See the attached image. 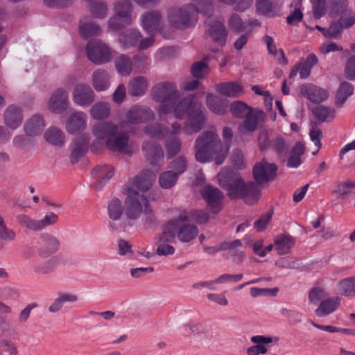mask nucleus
Segmentation results:
<instances>
[{
    "label": "nucleus",
    "instance_id": "nucleus-8",
    "mask_svg": "<svg viewBox=\"0 0 355 355\" xmlns=\"http://www.w3.org/2000/svg\"><path fill=\"white\" fill-rule=\"evenodd\" d=\"M206 110L200 103H196L189 110L188 120L184 127V132L187 135L198 133L205 127L207 120Z\"/></svg>",
    "mask_w": 355,
    "mask_h": 355
},
{
    "label": "nucleus",
    "instance_id": "nucleus-44",
    "mask_svg": "<svg viewBox=\"0 0 355 355\" xmlns=\"http://www.w3.org/2000/svg\"><path fill=\"white\" fill-rule=\"evenodd\" d=\"M337 288L339 294L344 296H352L355 294V277L343 279L338 282Z\"/></svg>",
    "mask_w": 355,
    "mask_h": 355
},
{
    "label": "nucleus",
    "instance_id": "nucleus-25",
    "mask_svg": "<svg viewBox=\"0 0 355 355\" xmlns=\"http://www.w3.org/2000/svg\"><path fill=\"white\" fill-rule=\"evenodd\" d=\"M110 76L104 69L95 70L92 75V85L96 92L107 90L110 85Z\"/></svg>",
    "mask_w": 355,
    "mask_h": 355
},
{
    "label": "nucleus",
    "instance_id": "nucleus-1",
    "mask_svg": "<svg viewBox=\"0 0 355 355\" xmlns=\"http://www.w3.org/2000/svg\"><path fill=\"white\" fill-rule=\"evenodd\" d=\"M92 132L95 138L91 146L92 151H96L98 145H103L112 153L132 154L133 148L130 144L131 132L125 129V123H98L92 127Z\"/></svg>",
    "mask_w": 355,
    "mask_h": 355
},
{
    "label": "nucleus",
    "instance_id": "nucleus-12",
    "mask_svg": "<svg viewBox=\"0 0 355 355\" xmlns=\"http://www.w3.org/2000/svg\"><path fill=\"white\" fill-rule=\"evenodd\" d=\"M266 118L263 110L252 107L239 125V130L242 133H252L263 125Z\"/></svg>",
    "mask_w": 355,
    "mask_h": 355
},
{
    "label": "nucleus",
    "instance_id": "nucleus-21",
    "mask_svg": "<svg viewBox=\"0 0 355 355\" xmlns=\"http://www.w3.org/2000/svg\"><path fill=\"white\" fill-rule=\"evenodd\" d=\"M300 93L306 97L311 102L319 104L329 97L327 92L315 85L304 84L300 87Z\"/></svg>",
    "mask_w": 355,
    "mask_h": 355
},
{
    "label": "nucleus",
    "instance_id": "nucleus-13",
    "mask_svg": "<svg viewBox=\"0 0 355 355\" xmlns=\"http://www.w3.org/2000/svg\"><path fill=\"white\" fill-rule=\"evenodd\" d=\"M277 170L276 164L268 163L265 159H263L254 165L253 178L257 184L268 183L275 178Z\"/></svg>",
    "mask_w": 355,
    "mask_h": 355
},
{
    "label": "nucleus",
    "instance_id": "nucleus-19",
    "mask_svg": "<svg viewBox=\"0 0 355 355\" xmlns=\"http://www.w3.org/2000/svg\"><path fill=\"white\" fill-rule=\"evenodd\" d=\"M209 27L206 33L214 42L220 45L225 46L228 35L227 30L225 26L224 21L216 20L209 21Z\"/></svg>",
    "mask_w": 355,
    "mask_h": 355
},
{
    "label": "nucleus",
    "instance_id": "nucleus-4",
    "mask_svg": "<svg viewBox=\"0 0 355 355\" xmlns=\"http://www.w3.org/2000/svg\"><path fill=\"white\" fill-rule=\"evenodd\" d=\"M124 205L128 219L139 220L145 227H150L157 223L156 216L144 194L137 193L132 189H127Z\"/></svg>",
    "mask_w": 355,
    "mask_h": 355
},
{
    "label": "nucleus",
    "instance_id": "nucleus-57",
    "mask_svg": "<svg viewBox=\"0 0 355 355\" xmlns=\"http://www.w3.org/2000/svg\"><path fill=\"white\" fill-rule=\"evenodd\" d=\"M188 216L199 224L207 223L209 220V214L204 210H191Z\"/></svg>",
    "mask_w": 355,
    "mask_h": 355
},
{
    "label": "nucleus",
    "instance_id": "nucleus-18",
    "mask_svg": "<svg viewBox=\"0 0 355 355\" xmlns=\"http://www.w3.org/2000/svg\"><path fill=\"white\" fill-rule=\"evenodd\" d=\"M89 137L87 134L77 136L71 145L70 161L72 164L77 163L88 150Z\"/></svg>",
    "mask_w": 355,
    "mask_h": 355
},
{
    "label": "nucleus",
    "instance_id": "nucleus-5",
    "mask_svg": "<svg viewBox=\"0 0 355 355\" xmlns=\"http://www.w3.org/2000/svg\"><path fill=\"white\" fill-rule=\"evenodd\" d=\"M198 12V7L193 3L173 7L168 11V20L172 27L183 29L191 26L192 19Z\"/></svg>",
    "mask_w": 355,
    "mask_h": 355
},
{
    "label": "nucleus",
    "instance_id": "nucleus-59",
    "mask_svg": "<svg viewBox=\"0 0 355 355\" xmlns=\"http://www.w3.org/2000/svg\"><path fill=\"white\" fill-rule=\"evenodd\" d=\"M256 8L259 13L267 15L273 11V4L270 0H256Z\"/></svg>",
    "mask_w": 355,
    "mask_h": 355
},
{
    "label": "nucleus",
    "instance_id": "nucleus-33",
    "mask_svg": "<svg viewBox=\"0 0 355 355\" xmlns=\"http://www.w3.org/2000/svg\"><path fill=\"white\" fill-rule=\"evenodd\" d=\"M194 97L189 96L187 98H184L182 100H178V95L177 96L176 103L173 107V108L171 110L173 111L175 113V116L177 119H182L187 112H189V110L190 107L196 103V102L193 101Z\"/></svg>",
    "mask_w": 355,
    "mask_h": 355
},
{
    "label": "nucleus",
    "instance_id": "nucleus-3",
    "mask_svg": "<svg viewBox=\"0 0 355 355\" xmlns=\"http://www.w3.org/2000/svg\"><path fill=\"white\" fill-rule=\"evenodd\" d=\"M230 146H223L218 135L212 130L203 132L195 141L196 159L205 163L214 159L216 165H221L229 153Z\"/></svg>",
    "mask_w": 355,
    "mask_h": 355
},
{
    "label": "nucleus",
    "instance_id": "nucleus-40",
    "mask_svg": "<svg viewBox=\"0 0 355 355\" xmlns=\"http://www.w3.org/2000/svg\"><path fill=\"white\" fill-rule=\"evenodd\" d=\"M132 19L124 18L119 15L114 14L107 22V27L110 31H120L131 24Z\"/></svg>",
    "mask_w": 355,
    "mask_h": 355
},
{
    "label": "nucleus",
    "instance_id": "nucleus-42",
    "mask_svg": "<svg viewBox=\"0 0 355 355\" xmlns=\"http://www.w3.org/2000/svg\"><path fill=\"white\" fill-rule=\"evenodd\" d=\"M242 246L240 240H234L232 241H224L220 245L221 250H230V253L235 257V259L242 260L245 257V253L239 250Z\"/></svg>",
    "mask_w": 355,
    "mask_h": 355
},
{
    "label": "nucleus",
    "instance_id": "nucleus-60",
    "mask_svg": "<svg viewBox=\"0 0 355 355\" xmlns=\"http://www.w3.org/2000/svg\"><path fill=\"white\" fill-rule=\"evenodd\" d=\"M176 234V230L174 227L171 226V223L159 236V241L162 243L174 242Z\"/></svg>",
    "mask_w": 355,
    "mask_h": 355
},
{
    "label": "nucleus",
    "instance_id": "nucleus-30",
    "mask_svg": "<svg viewBox=\"0 0 355 355\" xmlns=\"http://www.w3.org/2000/svg\"><path fill=\"white\" fill-rule=\"evenodd\" d=\"M216 90L221 95L236 98L243 94V87L234 82L223 83L216 85Z\"/></svg>",
    "mask_w": 355,
    "mask_h": 355
},
{
    "label": "nucleus",
    "instance_id": "nucleus-23",
    "mask_svg": "<svg viewBox=\"0 0 355 355\" xmlns=\"http://www.w3.org/2000/svg\"><path fill=\"white\" fill-rule=\"evenodd\" d=\"M3 117L5 124L11 129L19 127L24 119L21 109L15 105H10L5 110Z\"/></svg>",
    "mask_w": 355,
    "mask_h": 355
},
{
    "label": "nucleus",
    "instance_id": "nucleus-43",
    "mask_svg": "<svg viewBox=\"0 0 355 355\" xmlns=\"http://www.w3.org/2000/svg\"><path fill=\"white\" fill-rule=\"evenodd\" d=\"M92 174L98 179L100 184H103L114 175V168L112 166H98L93 169Z\"/></svg>",
    "mask_w": 355,
    "mask_h": 355
},
{
    "label": "nucleus",
    "instance_id": "nucleus-61",
    "mask_svg": "<svg viewBox=\"0 0 355 355\" xmlns=\"http://www.w3.org/2000/svg\"><path fill=\"white\" fill-rule=\"evenodd\" d=\"M328 295L321 288H313L309 293V298L311 302L316 304L320 301L324 300Z\"/></svg>",
    "mask_w": 355,
    "mask_h": 355
},
{
    "label": "nucleus",
    "instance_id": "nucleus-26",
    "mask_svg": "<svg viewBox=\"0 0 355 355\" xmlns=\"http://www.w3.org/2000/svg\"><path fill=\"white\" fill-rule=\"evenodd\" d=\"M206 105L210 111L217 115H224L227 111L228 101L208 94L206 98Z\"/></svg>",
    "mask_w": 355,
    "mask_h": 355
},
{
    "label": "nucleus",
    "instance_id": "nucleus-47",
    "mask_svg": "<svg viewBox=\"0 0 355 355\" xmlns=\"http://www.w3.org/2000/svg\"><path fill=\"white\" fill-rule=\"evenodd\" d=\"M144 132L149 137L159 139H162L168 135L167 128L159 123L146 126L144 128Z\"/></svg>",
    "mask_w": 355,
    "mask_h": 355
},
{
    "label": "nucleus",
    "instance_id": "nucleus-28",
    "mask_svg": "<svg viewBox=\"0 0 355 355\" xmlns=\"http://www.w3.org/2000/svg\"><path fill=\"white\" fill-rule=\"evenodd\" d=\"M44 138L50 145L61 148L65 143V135L62 130L57 127L49 128L44 133Z\"/></svg>",
    "mask_w": 355,
    "mask_h": 355
},
{
    "label": "nucleus",
    "instance_id": "nucleus-31",
    "mask_svg": "<svg viewBox=\"0 0 355 355\" xmlns=\"http://www.w3.org/2000/svg\"><path fill=\"white\" fill-rule=\"evenodd\" d=\"M148 82L144 76H136L129 82L128 92L132 96H140L146 92Z\"/></svg>",
    "mask_w": 355,
    "mask_h": 355
},
{
    "label": "nucleus",
    "instance_id": "nucleus-62",
    "mask_svg": "<svg viewBox=\"0 0 355 355\" xmlns=\"http://www.w3.org/2000/svg\"><path fill=\"white\" fill-rule=\"evenodd\" d=\"M354 189H355V180L354 181L347 180L338 186L337 191L342 196H351L354 194L352 192Z\"/></svg>",
    "mask_w": 355,
    "mask_h": 355
},
{
    "label": "nucleus",
    "instance_id": "nucleus-51",
    "mask_svg": "<svg viewBox=\"0 0 355 355\" xmlns=\"http://www.w3.org/2000/svg\"><path fill=\"white\" fill-rule=\"evenodd\" d=\"M79 30L80 35L85 38L98 35L101 32L100 26L92 22L83 24L80 21Z\"/></svg>",
    "mask_w": 355,
    "mask_h": 355
},
{
    "label": "nucleus",
    "instance_id": "nucleus-48",
    "mask_svg": "<svg viewBox=\"0 0 355 355\" xmlns=\"http://www.w3.org/2000/svg\"><path fill=\"white\" fill-rule=\"evenodd\" d=\"M89 8L94 16L98 18H104L107 15V6L97 0H89Z\"/></svg>",
    "mask_w": 355,
    "mask_h": 355
},
{
    "label": "nucleus",
    "instance_id": "nucleus-27",
    "mask_svg": "<svg viewBox=\"0 0 355 355\" xmlns=\"http://www.w3.org/2000/svg\"><path fill=\"white\" fill-rule=\"evenodd\" d=\"M44 128V121L42 116L35 114L29 119L24 125L26 136L35 137L41 134Z\"/></svg>",
    "mask_w": 355,
    "mask_h": 355
},
{
    "label": "nucleus",
    "instance_id": "nucleus-37",
    "mask_svg": "<svg viewBox=\"0 0 355 355\" xmlns=\"http://www.w3.org/2000/svg\"><path fill=\"white\" fill-rule=\"evenodd\" d=\"M209 58L205 57L202 60L193 62L191 67L192 76L197 79L205 77L209 71Z\"/></svg>",
    "mask_w": 355,
    "mask_h": 355
},
{
    "label": "nucleus",
    "instance_id": "nucleus-53",
    "mask_svg": "<svg viewBox=\"0 0 355 355\" xmlns=\"http://www.w3.org/2000/svg\"><path fill=\"white\" fill-rule=\"evenodd\" d=\"M43 245L48 253L55 252L60 246V241L52 234H44L42 235Z\"/></svg>",
    "mask_w": 355,
    "mask_h": 355
},
{
    "label": "nucleus",
    "instance_id": "nucleus-41",
    "mask_svg": "<svg viewBox=\"0 0 355 355\" xmlns=\"http://www.w3.org/2000/svg\"><path fill=\"white\" fill-rule=\"evenodd\" d=\"M252 108V107L241 101H234L230 105V112L234 117L238 119H244Z\"/></svg>",
    "mask_w": 355,
    "mask_h": 355
},
{
    "label": "nucleus",
    "instance_id": "nucleus-11",
    "mask_svg": "<svg viewBox=\"0 0 355 355\" xmlns=\"http://www.w3.org/2000/svg\"><path fill=\"white\" fill-rule=\"evenodd\" d=\"M155 180L156 175L153 171L143 170L130 180L127 189H132L135 193L144 194L153 187Z\"/></svg>",
    "mask_w": 355,
    "mask_h": 355
},
{
    "label": "nucleus",
    "instance_id": "nucleus-64",
    "mask_svg": "<svg viewBox=\"0 0 355 355\" xmlns=\"http://www.w3.org/2000/svg\"><path fill=\"white\" fill-rule=\"evenodd\" d=\"M345 77L350 80L355 79V55L352 56L347 61L345 69Z\"/></svg>",
    "mask_w": 355,
    "mask_h": 355
},
{
    "label": "nucleus",
    "instance_id": "nucleus-35",
    "mask_svg": "<svg viewBox=\"0 0 355 355\" xmlns=\"http://www.w3.org/2000/svg\"><path fill=\"white\" fill-rule=\"evenodd\" d=\"M91 116L96 120H103L107 118L110 114V106L105 102L95 103L89 111Z\"/></svg>",
    "mask_w": 355,
    "mask_h": 355
},
{
    "label": "nucleus",
    "instance_id": "nucleus-46",
    "mask_svg": "<svg viewBox=\"0 0 355 355\" xmlns=\"http://www.w3.org/2000/svg\"><path fill=\"white\" fill-rule=\"evenodd\" d=\"M178 175L172 171H166L159 176V184L163 189H168L173 187L177 182Z\"/></svg>",
    "mask_w": 355,
    "mask_h": 355
},
{
    "label": "nucleus",
    "instance_id": "nucleus-56",
    "mask_svg": "<svg viewBox=\"0 0 355 355\" xmlns=\"http://www.w3.org/2000/svg\"><path fill=\"white\" fill-rule=\"evenodd\" d=\"M21 225L33 231L40 230L39 220H34L26 215H20L18 217Z\"/></svg>",
    "mask_w": 355,
    "mask_h": 355
},
{
    "label": "nucleus",
    "instance_id": "nucleus-7",
    "mask_svg": "<svg viewBox=\"0 0 355 355\" xmlns=\"http://www.w3.org/2000/svg\"><path fill=\"white\" fill-rule=\"evenodd\" d=\"M87 58L96 65L109 62L112 59V50L103 41L91 40L86 46Z\"/></svg>",
    "mask_w": 355,
    "mask_h": 355
},
{
    "label": "nucleus",
    "instance_id": "nucleus-34",
    "mask_svg": "<svg viewBox=\"0 0 355 355\" xmlns=\"http://www.w3.org/2000/svg\"><path fill=\"white\" fill-rule=\"evenodd\" d=\"M274 243L278 254H284L294 246L295 239L290 235L282 234L275 238Z\"/></svg>",
    "mask_w": 355,
    "mask_h": 355
},
{
    "label": "nucleus",
    "instance_id": "nucleus-22",
    "mask_svg": "<svg viewBox=\"0 0 355 355\" xmlns=\"http://www.w3.org/2000/svg\"><path fill=\"white\" fill-rule=\"evenodd\" d=\"M162 21V16L160 11L151 10L141 15V26L149 33L157 31Z\"/></svg>",
    "mask_w": 355,
    "mask_h": 355
},
{
    "label": "nucleus",
    "instance_id": "nucleus-45",
    "mask_svg": "<svg viewBox=\"0 0 355 355\" xmlns=\"http://www.w3.org/2000/svg\"><path fill=\"white\" fill-rule=\"evenodd\" d=\"M115 67L120 74L128 76L132 71V63L128 55H121L115 60Z\"/></svg>",
    "mask_w": 355,
    "mask_h": 355
},
{
    "label": "nucleus",
    "instance_id": "nucleus-50",
    "mask_svg": "<svg viewBox=\"0 0 355 355\" xmlns=\"http://www.w3.org/2000/svg\"><path fill=\"white\" fill-rule=\"evenodd\" d=\"M164 148L166 158H173L181 151L182 145L180 139L174 137L173 139L166 141Z\"/></svg>",
    "mask_w": 355,
    "mask_h": 355
},
{
    "label": "nucleus",
    "instance_id": "nucleus-29",
    "mask_svg": "<svg viewBox=\"0 0 355 355\" xmlns=\"http://www.w3.org/2000/svg\"><path fill=\"white\" fill-rule=\"evenodd\" d=\"M141 37L142 35L138 30L128 29L120 35L119 41L125 49L130 47L137 48Z\"/></svg>",
    "mask_w": 355,
    "mask_h": 355
},
{
    "label": "nucleus",
    "instance_id": "nucleus-52",
    "mask_svg": "<svg viewBox=\"0 0 355 355\" xmlns=\"http://www.w3.org/2000/svg\"><path fill=\"white\" fill-rule=\"evenodd\" d=\"M228 26L230 31L234 33L244 32L246 30V26L243 21L239 15L232 14L228 19Z\"/></svg>",
    "mask_w": 355,
    "mask_h": 355
},
{
    "label": "nucleus",
    "instance_id": "nucleus-20",
    "mask_svg": "<svg viewBox=\"0 0 355 355\" xmlns=\"http://www.w3.org/2000/svg\"><path fill=\"white\" fill-rule=\"evenodd\" d=\"M146 159L152 166L158 165L164 159V152L159 144L146 141L142 144Z\"/></svg>",
    "mask_w": 355,
    "mask_h": 355
},
{
    "label": "nucleus",
    "instance_id": "nucleus-9",
    "mask_svg": "<svg viewBox=\"0 0 355 355\" xmlns=\"http://www.w3.org/2000/svg\"><path fill=\"white\" fill-rule=\"evenodd\" d=\"M347 0H334V15L340 12L338 23L334 22V39L343 28H348L355 24V12L347 10Z\"/></svg>",
    "mask_w": 355,
    "mask_h": 355
},
{
    "label": "nucleus",
    "instance_id": "nucleus-58",
    "mask_svg": "<svg viewBox=\"0 0 355 355\" xmlns=\"http://www.w3.org/2000/svg\"><path fill=\"white\" fill-rule=\"evenodd\" d=\"M231 162L235 168L241 170L245 167L244 156L242 151L235 149L231 156Z\"/></svg>",
    "mask_w": 355,
    "mask_h": 355
},
{
    "label": "nucleus",
    "instance_id": "nucleus-36",
    "mask_svg": "<svg viewBox=\"0 0 355 355\" xmlns=\"http://www.w3.org/2000/svg\"><path fill=\"white\" fill-rule=\"evenodd\" d=\"M132 3L130 0H119L113 4L114 13L124 18L132 19Z\"/></svg>",
    "mask_w": 355,
    "mask_h": 355
},
{
    "label": "nucleus",
    "instance_id": "nucleus-63",
    "mask_svg": "<svg viewBox=\"0 0 355 355\" xmlns=\"http://www.w3.org/2000/svg\"><path fill=\"white\" fill-rule=\"evenodd\" d=\"M303 18V14L300 8H295L294 10L286 17L289 25L295 26L300 23Z\"/></svg>",
    "mask_w": 355,
    "mask_h": 355
},
{
    "label": "nucleus",
    "instance_id": "nucleus-16",
    "mask_svg": "<svg viewBox=\"0 0 355 355\" xmlns=\"http://www.w3.org/2000/svg\"><path fill=\"white\" fill-rule=\"evenodd\" d=\"M69 96L65 89H58L53 92L48 103V109L54 113H62L69 107Z\"/></svg>",
    "mask_w": 355,
    "mask_h": 355
},
{
    "label": "nucleus",
    "instance_id": "nucleus-32",
    "mask_svg": "<svg viewBox=\"0 0 355 355\" xmlns=\"http://www.w3.org/2000/svg\"><path fill=\"white\" fill-rule=\"evenodd\" d=\"M354 94V87L348 82L343 81L340 83L335 95L334 104L337 107H340L347 98Z\"/></svg>",
    "mask_w": 355,
    "mask_h": 355
},
{
    "label": "nucleus",
    "instance_id": "nucleus-39",
    "mask_svg": "<svg viewBox=\"0 0 355 355\" xmlns=\"http://www.w3.org/2000/svg\"><path fill=\"white\" fill-rule=\"evenodd\" d=\"M107 211L110 219L118 220L125 211V207H123L121 200L114 198L108 203Z\"/></svg>",
    "mask_w": 355,
    "mask_h": 355
},
{
    "label": "nucleus",
    "instance_id": "nucleus-55",
    "mask_svg": "<svg viewBox=\"0 0 355 355\" xmlns=\"http://www.w3.org/2000/svg\"><path fill=\"white\" fill-rule=\"evenodd\" d=\"M333 311V300L325 298L322 300L318 308L315 310V314L319 317H324Z\"/></svg>",
    "mask_w": 355,
    "mask_h": 355
},
{
    "label": "nucleus",
    "instance_id": "nucleus-24",
    "mask_svg": "<svg viewBox=\"0 0 355 355\" xmlns=\"http://www.w3.org/2000/svg\"><path fill=\"white\" fill-rule=\"evenodd\" d=\"M87 116L83 112H74L68 117L66 122V130L69 134H74L86 128Z\"/></svg>",
    "mask_w": 355,
    "mask_h": 355
},
{
    "label": "nucleus",
    "instance_id": "nucleus-15",
    "mask_svg": "<svg viewBox=\"0 0 355 355\" xmlns=\"http://www.w3.org/2000/svg\"><path fill=\"white\" fill-rule=\"evenodd\" d=\"M200 193L211 208L212 213L217 214L222 209L221 204L224 195L218 188L206 185L200 191Z\"/></svg>",
    "mask_w": 355,
    "mask_h": 355
},
{
    "label": "nucleus",
    "instance_id": "nucleus-14",
    "mask_svg": "<svg viewBox=\"0 0 355 355\" xmlns=\"http://www.w3.org/2000/svg\"><path fill=\"white\" fill-rule=\"evenodd\" d=\"M95 97L93 89L85 83L77 84L72 93L73 103L81 107L92 105L95 101Z\"/></svg>",
    "mask_w": 355,
    "mask_h": 355
},
{
    "label": "nucleus",
    "instance_id": "nucleus-54",
    "mask_svg": "<svg viewBox=\"0 0 355 355\" xmlns=\"http://www.w3.org/2000/svg\"><path fill=\"white\" fill-rule=\"evenodd\" d=\"M187 166L188 162L184 155L178 156L170 164V168L172 169V171L175 173L178 176L187 170Z\"/></svg>",
    "mask_w": 355,
    "mask_h": 355
},
{
    "label": "nucleus",
    "instance_id": "nucleus-38",
    "mask_svg": "<svg viewBox=\"0 0 355 355\" xmlns=\"http://www.w3.org/2000/svg\"><path fill=\"white\" fill-rule=\"evenodd\" d=\"M305 148L302 143L297 142L291 149L287 165L291 168H297L301 164L300 156L304 153Z\"/></svg>",
    "mask_w": 355,
    "mask_h": 355
},
{
    "label": "nucleus",
    "instance_id": "nucleus-10",
    "mask_svg": "<svg viewBox=\"0 0 355 355\" xmlns=\"http://www.w3.org/2000/svg\"><path fill=\"white\" fill-rule=\"evenodd\" d=\"M189 221V216L186 214H180L171 221V226L176 230L178 239L181 242H189L195 239L198 234V229L195 225L186 224Z\"/></svg>",
    "mask_w": 355,
    "mask_h": 355
},
{
    "label": "nucleus",
    "instance_id": "nucleus-49",
    "mask_svg": "<svg viewBox=\"0 0 355 355\" xmlns=\"http://www.w3.org/2000/svg\"><path fill=\"white\" fill-rule=\"evenodd\" d=\"M310 124L311 128L310 130L309 135L312 142L314 144V146H313L312 154L313 155H315L318 153L319 150L321 148L322 146L320 140L322 137V133L321 130L319 128H318L315 122L312 121L311 122Z\"/></svg>",
    "mask_w": 355,
    "mask_h": 355
},
{
    "label": "nucleus",
    "instance_id": "nucleus-6",
    "mask_svg": "<svg viewBox=\"0 0 355 355\" xmlns=\"http://www.w3.org/2000/svg\"><path fill=\"white\" fill-rule=\"evenodd\" d=\"M153 98L161 102L160 109L162 112L168 113L173 108L178 96L175 85L171 83H160L151 89Z\"/></svg>",
    "mask_w": 355,
    "mask_h": 355
},
{
    "label": "nucleus",
    "instance_id": "nucleus-2",
    "mask_svg": "<svg viewBox=\"0 0 355 355\" xmlns=\"http://www.w3.org/2000/svg\"><path fill=\"white\" fill-rule=\"evenodd\" d=\"M218 184L227 191L230 199H245L249 205L257 202L260 196V191L256 183L245 182L239 173L232 170L223 168L217 175Z\"/></svg>",
    "mask_w": 355,
    "mask_h": 355
},
{
    "label": "nucleus",
    "instance_id": "nucleus-17",
    "mask_svg": "<svg viewBox=\"0 0 355 355\" xmlns=\"http://www.w3.org/2000/svg\"><path fill=\"white\" fill-rule=\"evenodd\" d=\"M153 114L151 111L140 107H132L126 114L125 119L120 123H125V129L130 131V125H136L152 119Z\"/></svg>",
    "mask_w": 355,
    "mask_h": 355
}]
</instances>
